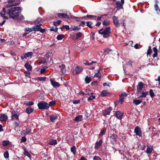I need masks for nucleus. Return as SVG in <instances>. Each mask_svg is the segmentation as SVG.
Wrapping results in <instances>:
<instances>
[{"instance_id": "obj_15", "label": "nucleus", "mask_w": 160, "mask_h": 160, "mask_svg": "<svg viewBox=\"0 0 160 160\" xmlns=\"http://www.w3.org/2000/svg\"><path fill=\"white\" fill-rule=\"evenodd\" d=\"M102 143V139L100 140L98 142H97L95 144L94 146V148L96 149H99L101 146Z\"/></svg>"}, {"instance_id": "obj_18", "label": "nucleus", "mask_w": 160, "mask_h": 160, "mask_svg": "<svg viewBox=\"0 0 160 160\" xmlns=\"http://www.w3.org/2000/svg\"><path fill=\"white\" fill-rule=\"evenodd\" d=\"M64 18L66 19H69L72 18L71 13L69 11H67L65 13H64Z\"/></svg>"}, {"instance_id": "obj_44", "label": "nucleus", "mask_w": 160, "mask_h": 160, "mask_svg": "<svg viewBox=\"0 0 160 160\" xmlns=\"http://www.w3.org/2000/svg\"><path fill=\"white\" fill-rule=\"evenodd\" d=\"M152 52V50L151 49V46H149L148 48L147 51V55H150Z\"/></svg>"}, {"instance_id": "obj_42", "label": "nucleus", "mask_w": 160, "mask_h": 160, "mask_svg": "<svg viewBox=\"0 0 160 160\" xmlns=\"http://www.w3.org/2000/svg\"><path fill=\"white\" fill-rule=\"evenodd\" d=\"M127 96L128 94L124 92H123L119 95L120 98H124V97H127Z\"/></svg>"}, {"instance_id": "obj_27", "label": "nucleus", "mask_w": 160, "mask_h": 160, "mask_svg": "<svg viewBox=\"0 0 160 160\" xmlns=\"http://www.w3.org/2000/svg\"><path fill=\"white\" fill-rule=\"evenodd\" d=\"M92 79L90 77H88V76H87L85 79V82L87 84L89 83L92 81Z\"/></svg>"}, {"instance_id": "obj_39", "label": "nucleus", "mask_w": 160, "mask_h": 160, "mask_svg": "<svg viewBox=\"0 0 160 160\" xmlns=\"http://www.w3.org/2000/svg\"><path fill=\"white\" fill-rule=\"evenodd\" d=\"M64 36L63 35L61 34L58 35L57 37V39L58 40H61L64 38Z\"/></svg>"}, {"instance_id": "obj_47", "label": "nucleus", "mask_w": 160, "mask_h": 160, "mask_svg": "<svg viewBox=\"0 0 160 160\" xmlns=\"http://www.w3.org/2000/svg\"><path fill=\"white\" fill-rule=\"evenodd\" d=\"M87 23V25L90 28H92V27L91 26V25L92 24V23L91 22H86Z\"/></svg>"}, {"instance_id": "obj_33", "label": "nucleus", "mask_w": 160, "mask_h": 160, "mask_svg": "<svg viewBox=\"0 0 160 160\" xmlns=\"http://www.w3.org/2000/svg\"><path fill=\"white\" fill-rule=\"evenodd\" d=\"M76 148L75 146H73L71 148V151L74 155H75L76 153Z\"/></svg>"}, {"instance_id": "obj_24", "label": "nucleus", "mask_w": 160, "mask_h": 160, "mask_svg": "<svg viewBox=\"0 0 160 160\" xmlns=\"http://www.w3.org/2000/svg\"><path fill=\"white\" fill-rule=\"evenodd\" d=\"M59 68L62 73L65 72V66L64 64H62L61 65L59 66Z\"/></svg>"}, {"instance_id": "obj_40", "label": "nucleus", "mask_w": 160, "mask_h": 160, "mask_svg": "<svg viewBox=\"0 0 160 160\" xmlns=\"http://www.w3.org/2000/svg\"><path fill=\"white\" fill-rule=\"evenodd\" d=\"M24 132H25L27 133L26 134H28V135L29 134V133L31 131V129L29 128H27L26 129L23 130Z\"/></svg>"}, {"instance_id": "obj_7", "label": "nucleus", "mask_w": 160, "mask_h": 160, "mask_svg": "<svg viewBox=\"0 0 160 160\" xmlns=\"http://www.w3.org/2000/svg\"><path fill=\"white\" fill-rule=\"evenodd\" d=\"M155 3L154 6V9L156 12L157 14L160 16V7H159L158 5V0H155Z\"/></svg>"}, {"instance_id": "obj_19", "label": "nucleus", "mask_w": 160, "mask_h": 160, "mask_svg": "<svg viewBox=\"0 0 160 160\" xmlns=\"http://www.w3.org/2000/svg\"><path fill=\"white\" fill-rule=\"evenodd\" d=\"M117 10H119V9H121L123 8V5L120 2L118 1L116 2V3Z\"/></svg>"}, {"instance_id": "obj_43", "label": "nucleus", "mask_w": 160, "mask_h": 160, "mask_svg": "<svg viewBox=\"0 0 160 160\" xmlns=\"http://www.w3.org/2000/svg\"><path fill=\"white\" fill-rule=\"evenodd\" d=\"M80 26H74L72 28V29L71 30V31H79L81 29Z\"/></svg>"}, {"instance_id": "obj_29", "label": "nucleus", "mask_w": 160, "mask_h": 160, "mask_svg": "<svg viewBox=\"0 0 160 160\" xmlns=\"http://www.w3.org/2000/svg\"><path fill=\"white\" fill-rule=\"evenodd\" d=\"M23 153L24 155L27 156L29 158H30L31 157V155L27 151L26 149L25 148H24V152Z\"/></svg>"}, {"instance_id": "obj_2", "label": "nucleus", "mask_w": 160, "mask_h": 160, "mask_svg": "<svg viewBox=\"0 0 160 160\" xmlns=\"http://www.w3.org/2000/svg\"><path fill=\"white\" fill-rule=\"evenodd\" d=\"M38 108L41 109H47L49 108L48 103L45 101L39 102L38 104Z\"/></svg>"}, {"instance_id": "obj_63", "label": "nucleus", "mask_w": 160, "mask_h": 160, "mask_svg": "<svg viewBox=\"0 0 160 160\" xmlns=\"http://www.w3.org/2000/svg\"><path fill=\"white\" fill-rule=\"evenodd\" d=\"M19 124H20L19 122H14V125L15 126V127L16 128L18 127L19 126Z\"/></svg>"}, {"instance_id": "obj_59", "label": "nucleus", "mask_w": 160, "mask_h": 160, "mask_svg": "<svg viewBox=\"0 0 160 160\" xmlns=\"http://www.w3.org/2000/svg\"><path fill=\"white\" fill-rule=\"evenodd\" d=\"M101 70V68H99L97 70V72L94 75L96 76L97 74H99L100 73V71Z\"/></svg>"}, {"instance_id": "obj_17", "label": "nucleus", "mask_w": 160, "mask_h": 160, "mask_svg": "<svg viewBox=\"0 0 160 160\" xmlns=\"http://www.w3.org/2000/svg\"><path fill=\"white\" fill-rule=\"evenodd\" d=\"M111 93L108 92L107 90H103L101 92L100 95L102 97H105L106 96H109L111 95Z\"/></svg>"}, {"instance_id": "obj_10", "label": "nucleus", "mask_w": 160, "mask_h": 160, "mask_svg": "<svg viewBox=\"0 0 160 160\" xmlns=\"http://www.w3.org/2000/svg\"><path fill=\"white\" fill-rule=\"evenodd\" d=\"M8 119V117L7 115L4 113H0V121L6 122Z\"/></svg>"}, {"instance_id": "obj_46", "label": "nucleus", "mask_w": 160, "mask_h": 160, "mask_svg": "<svg viewBox=\"0 0 160 160\" xmlns=\"http://www.w3.org/2000/svg\"><path fill=\"white\" fill-rule=\"evenodd\" d=\"M4 158L6 159L8 158L9 154L8 151H7L4 153Z\"/></svg>"}, {"instance_id": "obj_14", "label": "nucleus", "mask_w": 160, "mask_h": 160, "mask_svg": "<svg viewBox=\"0 0 160 160\" xmlns=\"http://www.w3.org/2000/svg\"><path fill=\"white\" fill-rule=\"evenodd\" d=\"M15 1V0H8L7 1L8 4L6 5L5 7L6 8L13 7L12 2H14Z\"/></svg>"}, {"instance_id": "obj_31", "label": "nucleus", "mask_w": 160, "mask_h": 160, "mask_svg": "<svg viewBox=\"0 0 160 160\" xmlns=\"http://www.w3.org/2000/svg\"><path fill=\"white\" fill-rule=\"evenodd\" d=\"M149 93L150 97L152 98L156 96V95L154 94L153 90L152 89H150L149 92Z\"/></svg>"}, {"instance_id": "obj_35", "label": "nucleus", "mask_w": 160, "mask_h": 160, "mask_svg": "<svg viewBox=\"0 0 160 160\" xmlns=\"http://www.w3.org/2000/svg\"><path fill=\"white\" fill-rule=\"evenodd\" d=\"M40 29H41L36 24L33 27V29L34 31H39Z\"/></svg>"}, {"instance_id": "obj_45", "label": "nucleus", "mask_w": 160, "mask_h": 160, "mask_svg": "<svg viewBox=\"0 0 160 160\" xmlns=\"http://www.w3.org/2000/svg\"><path fill=\"white\" fill-rule=\"evenodd\" d=\"M82 33L80 32H79L76 34V39H78L79 38H80L82 37Z\"/></svg>"}, {"instance_id": "obj_1", "label": "nucleus", "mask_w": 160, "mask_h": 160, "mask_svg": "<svg viewBox=\"0 0 160 160\" xmlns=\"http://www.w3.org/2000/svg\"><path fill=\"white\" fill-rule=\"evenodd\" d=\"M22 10V8L19 7H12L7 9V13L10 18L17 20H22L24 19L21 13Z\"/></svg>"}, {"instance_id": "obj_9", "label": "nucleus", "mask_w": 160, "mask_h": 160, "mask_svg": "<svg viewBox=\"0 0 160 160\" xmlns=\"http://www.w3.org/2000/svg\"><path fill=\"white\" fill-rule=\"evenodd\" d=\"M113 22L114 25L117 27H118L120 26V23L118 19V17L114 16L112 18Z\"/></svg>"}, {"instance_id": "obj_57", "label": "nucleus", "mask_w": 160, "mask_h": 160, "mask_svg": "<svg viewBox=\"0 0 160 160\" xmlns=\"http://www.w3.org/2000/svg\"><path fill=\"white\" fill-rule=\"evenodd\" d=\"M120 98L118 101V102L120 103L121 104H122L123 103V102L124 101V98Z\"/></svg>"}, {"instance_id": "obj_6", "label": "nucleus", "mask_w": 160, "mask_h": 160, "mask_svg": "<svg viewBox=\"0 0 160 160\" xmlns=\"http://www.w3.org/2000/svg\"><path fill=\"white\" fill-rule=\"evenodd\" d=\"M111 143H114L118 138V137L117 134H111L109 137Z\"/></svg>"}, {"instance_id": "obj_55", "label": "nucleus", "mask_w": 160, "mask_h": 160, "mask_svg": "<svg viewBox=\"0 0 160 160\" xmlns=\"http://www.w3.org/2000/svg\"><path fill=\"white\" fill-rule=\"evenodd\" d=\"M46 79V77H38V79L39 81H45Z\"/></svg>"}, {"instance_id": "obj_25", "label": "nucleus", "mask_w": 160, "mask_h": 160, "mask_svg": "<svg viewBox=\"0 0 160 160\" xmlns=\"http://www.w3.org/2000/svg\"><path fill=\"white\" fill-rule=\"evenodd\" d=\"M82 115H79L75 117L74 120L76 121H82Z\"/></svg>"}, {"instance_id": "obj_56", "label": "nucleus", "mask_w": 160, "mask_h": 160, "mask_svg": "<svg viewBox=\"0 0 160 160\" xmlns=\"http://www.w3.org/2000/svg\"><path fill=\"white\" fill-rule=\"evenodd\" d=\"M27 141V138L25 136L22 137L21 140V142H24Z\"/></svg>"}, {"instance_id": "obj_52", "label": "nucleus", "mask_w": 160, "mask_h": 160, "mask_svg": "<svg viewBox=\"0 0 160 160\" xmlns=\"http://www.w3.org/2000/svg\"><path fill=\"white\" fill-rule=\"evenodd\" d=\"M58 16L60 18H64V13H58Z\"/></svg>"}, {"instance_id": "obj_36", "label": "nucleus", "mask_w": 160, "mask_h": 160, "mask_svg": "<svg viewBox=\"0 0 160 160\" xmlns=\"http://www.w3.org/2000/svg\"><path fill=\"white\" fill-rule=\"evenodd\" d=\"M153 150L152 148H150L148 147L146 149V152L148 154H150L152 152Z\"/></svg>"}, {"instance_id": "obj_49", "label": "nucleus", "mask_w": 160, "mask_h": 160, "mask_svg": "<svg viewBox=\"0 0 160 160\" xmlns=\"http://www.w3.org/2000/svg\"><path fill=\"white\" fill-rule=\"evenodd\" d=\"M25 31L26 32H31L32 31H34L33 29V27L32 28H25Z\"/></svg>"}, {"instance_id": "obj_23", "label": "nucleus", "mask_w": 160, "mask_h": 160, "mask_svg": "<svg viewBox=\"0 0 160 160\" xmlns=\"http://www.w3.org/2000/svg\"><path fill=\"white\" fill-rule=\"evenodd\" d=\"M24 66L28 71H31L32 69V66L28 63H26L24 65Z\"/></svg>"}, {"instance_id": "obj_5", "label": "nucleus", "mask_w": 160, "mask_h": 160, "mask_svg": "<svg viewBox=\"0 0 160 160\" xmlns=\"http://www.w3.org/2000/svg\"><path fill=\"white\" fill-rule=\"evenodd\" d=\"M12 115L11 116V118L12 120H19V113L18 111H16L14 113L12 112Z\"/></svg>"}, {"instance_id": "obj_13", "label": "nucleus", "mask_w": 160, "mask_h": 160, "mask_svg": "<svg viewBox=\"0 0 160 160\" xmlns=\"http://www.w3.org/2000/svg\"><path fill=\"white\" fill-rule=\"evenodd\" d=\"M112 107H109V108L105 109V110L103 112V116H105L107 115H109L111 111H112Z\"/></svg>"}, {"instance_id": "obj_12", "label": "nucleus", "mask_w": 160, "mask_h": 160, "mask_svg": "<svg viewBox=\"0 0 160 160\" xmlns=\"http://www.w3.org/2000/svg\"><path fill=\"white\" fill-rule=\"evenodd\" d=\"M83 68L81 66H77L75 69V74H78L81 73L83 70Z\"/></svg>"}, {"instance_id": "obj_32", "label": "nucleus", "mask_w": 160, "mask_h": 160, "mask_svg": "<svg viewBox=\"0 0 160 160\" xmlns=\"http://www.w3.org/2000/svg\"><path fill=\"white\" fill-rule=\"evenodd\" d=\"M10 142L8 140H3L2 142V145L3 147H5L9 145Z\"/></svg>"}, {"instance_id": "obj_37", "label": "nucleus", "mask_w": 160, "mask_h": 160, "mask_svg": "<svg viewBox=\"0 0 160 160\" xmlns=\"http://www.w3.org/2000/svg\"><path fill=\"white\" fill-rule=\"evenodd\" d=\"M42 21V19L41 18H37V19L35 20L34 22V24H39L40 22Z\"/></svg>"}, {"instance_id": "obj_16", "label": "nucleus", "mask_w": 160, "mask_h": 160, "mask_svg": "<svg viewBox=\"0 0 160 160\" xmlns=\"http://www.w3.org/2000/svg\"><path fill=\"white\" fill-rule=\"evenodd\" d=\"M50 82L52 85L55 88L59 87L60 86V84L58 82L54 81L53 80L51 79Z\"/></svg>"}, {"instance_id": "obj_3", "label": "nucleus", "mask_w": 160, "mask_h": 160, "mask_svg": "<svg viewBox=\"0 0 160 160\" xmlns=\"http://www.w3.org/2000/svg\"><path fill=\"white\" fill-rule=\"evenodd\" d=\"M111 33V29L110 27L106 28L101 33V34L103 35L104 38H108L109 37Z\"/></svg>"}, {"instance_id": "obj_54", "label": "nucleus", "mask_w": 160, "mask_h": 160, "mask_svg": "<svg viewBox=\"0 0 160 160\" xmlns=\"http://www.w3.org/2000/svg\"><path fill=\"white\" fill-rule=\"evenodd\" d=\"M102 24L103 25L108 26L109 24V21L104 20L102 22Z\"/></svg>"}, {"instance_id": "obj_21", "label": "nucleus", "mask_w": 160, "mask_h": 160, "mask_svg": "<svg viewBox=\"0 0 160 160\" xmlns=\"http://www.w3.org/2000/svg\"><path fill=\"white\" fill-rule=\"evenodd\" d=\"M58 142L56 140H52L51 141H48V144L49 145H54L57 144Z\"/></svg>"}, {"instance_id": "obj_38", "label": "nucleus", "mask_w": 160, "mask_h": 160, "mask_svg": "<svg viewBox=\"0 0 160 160\" xmlns=\"http://www.w3.org/2000/svg\"><path fill=\"white\" fill-rule=\"evenodd\" d=\"M33 54L32 52H29L24 53V55L26 57V58L32 56Z\"/></svg>"}, {"instance_id": "obj_20", "label": "nucleus", "mask_w": 160, "mask_h": 160, "mask_svg": "<svg viewBox=\"0 0 160 160\" xmlns=\"http://www.w3.org/2000/svg\"><path fill=\"white\" fill-rule=\"evenodd\" d=\"M58 118V116L57 115H52L50 116V119L52 122H55V120Z\"/></svg>"}, {"instance_id": "obj_4", "label": "nucleus", "mask_w": 160, "mask_h": 160, "mask_svg": "<svg viewBox=\"0 0 160 160\" xmlns=\"http://www.w3.org/2000/svg\"><path fill=\"white\" fill-rule=\"evenodd\" d=\"M143 83L142 82H139L137 86V94L138 96H139V94L141 92L142 88H143Z\"/></svg>"}, {"instance_id": "obj_8", "label": "nucleus", "mask_w": 160, "mask_h": 160, "mask_svg": "<svg viewBox=\"0 0 160 160\" xmlns=\"http://www.w3.org/2000/svg\"><path fill=\"white\" fill-rule=\"evenodd\" d=\"M134 132L135 133L137 136L142 137V131L140 128L138 126L136 127L134 130Z\"/></svg>"}, {"instance_id": "obj_61", "label": "nucleus", "mask_w": 160, "mask_h": 160, "mask_svg": "<svg viewBox=\"0 0 160 160\" xmlns=\"http://www.w3.org/2000/svg\"><path fill=\"white\" fill-rule=\"evenodd\" d=\"M97 84V82L96 81H93L91 83V85L92 86H96Z\"/></svg>"}, {"instance_id": "obj_22", "label": "nucleus", "mask_w": 160, "mask_h": 160, "mask_svg": "<svg viewBox=\"0 0 160 160\" xmlns=\"http://www.w3.org/2000/svg\"><path fill=\"white\" fill-rule=\"evenodd\" d=\"M148 94V91L144 92L142 91L141 93V95L139 96L138 98H145Z\"/></svg>"}, {"instance_id": "obj_62", "label": "nucleus", "mask_w": 160, "mask_h": 160, "mask_svg": "<svg viewBox=\"0 0 160 160\" xmlns=\"http://www.w3.org/2000/svg\"><path fill=\"white\" fill-rule=\"evenodd\" d=\"M80 100H74L73 101V103L74 104H77L80 103Z\"/></svg>"}, {"instance_id": "obj_60", "label": "nucleus", "mask_w": 160, "mask_h": 160, "mask_svg": "<svg viewBox=\"0 0 160 160\" xmlns=\"http://www.w3.org/2000/svg\"><path fill=\"white\" fill-rule=\"evenodd\" d=\"M102 76L101 75V74H97L96 76H95V75H94V77H97L98 79H100L102 78Z\"/></svg>"}, {"instance_id": "obj_28", "label": "nucleus", "mask_w": 160, "mask_h": 160, "mask_svg": "<svg viewBox=\"0 0 160 160\" xmlns=\"http://www.w3.org/2000/svg\"><path fill=\"white\" fill-rule=\"evenodd\" d=\"M141 100L136 99L134 100L133 101V103L136 105H138L142 102Z\"/></svg>"}, {"instance_id": "obj_11", "label": "nucleus", "mask_w": 160, "mask_h": 160, "mask_svg": "<svg viewBox=\"0 0 160 160\" xmlns=\"http://www.w3.org/2000/svg\"><path fill=\"white\" fill-rule=\"evenodd\" d=\"M123 115V113L120 111H118L115 112V116L118 119H121Z\"/></svg>"}, {"instance_id": "obj_51", "label": "nucleus", "mask_w": 160, "mask_h": 160, "mask_svg": "<svg viewBox=\"0 0 160 160\" xmlns=\"http://www.w3.org/2000/svg\"><path fill=\"white\" fill-rule=\"evenodd\" d=\"M58 28L57 27H55V28L53 27H52L50 29V31H54L55 32H57L58 31Z\"/></svg>"}, {"instance_id": "obj_53", "label": "nucleus", "mask_w": 160, "mask_h": 160, "mask_svg": "<svg viewBox=\"0 0 160 160\" xmlns=\"http://www.w3.org/2000/svg\"><path fill=\"white\" fill-rule=\"evenodd\" d=\"M95 96L94 95H92L90 96L88 98V101H91L93 99L95 98Z\"/></svg>"}, {"instance_id": "obj_30", "label": "nucleus", "mask_w": 160, "mask_h": 160, "mask_svg": "<svg viewBox=\"0 0 160 160\" xmlns=\"http://www.w3.org/2000/svg\"><path fill=\"white\" fill-rule=\"evenodd\" d=\"M22 0H15V2H12L14 6H17L19 5L21 3Z\"/></svg>"}, {"instance_id": "obj_41", "label": "nucleus", "mask_w": 160, "mask_h": 160, "mask_svg": "<svg viewBox=\"0 0 160 160\" xmlns=\"http://www.w3.org/2000/svg\"><path fill=\"white\" fill-rule=\"evenodd\" d=\"M6 12V11L5 8H3L2 11L0 13L1 16L2 17L3 15H5Z\"/></svg>"}, {"instance_id": "obj_34", "label": "nucleus", "mask_w": 160, "mask_h": 160, "mask_svg": "<svg viewBox=\"0 0 160 160\" xmlns=\"http://www.w3.org/2000/svg\"><path fill=\"white\" fill-rule=\"evenodd\" d=\"M106 128H103L100 132L99 135V137H102L103 135L105 134V133L106 132Z\"/></svg>"}, {"instance_id": "obj_58", "label": "nucleus", "mask_w": 160, "mask_h": 160, "mask_svg": "<svg viewBox=\"0 0 160 160\" xmlns=\"http://www.w3.org/2000/svg\"><path fill=\"white\" fill-rule=\"evenodd\" d=\"M93 160H102L101 158L99 157L94 156L93 158Z\"/></svg>"}, {"instance_id": "obj_26", "label": "nucleus", "mask_w": 160, "mask_h": 160, "mask_svg": "<svg viewBox=\"0 0 160 160\" xmlns=\"http://www.w3.org/2000/svg\"><path fill=\"white\" fill-rule=\"evenodd\" d=\"M34 109L31 107H28L26 109V112L28 114H30L33 112Z\"/></svg>"}, {"instance_id": "obj_64", "label": "nucleus", "mask_w": 160, "mask_h": 160, "mask_svg": "<svg viewBox=\"0 0 160 160\" xmlns=\"http://www.w3.org/2000/svg\"><path fill=\"white\" fill-rule=\"evenodd\" d=\"M132 61L130 60L128 62H127L126 64L127 65L131 66L132 65Z\"/></svg>"}, {"instance_id": "obj_48", "label": "nucleus", "mask_w": 160, "mask_h": 160, "mask_svg": "<svg viewBox=\"0 0 160 160\" xmlns=\"http://www.w3.org/2000/svg\"><path fill=\"white\" fill-rule=\"evenodd\" d=\"M56 104V102L54 100H52L49 102V104H48L49 107V106H52Z\"/></svg>"}, {"instance_id": "obj_50", "label": "nucleus", "mask_w": 160, "mask_h": 160, "mask_svg": "<svg viewBox=\"0 0 160 160\" xmlns=\"http://www.w3.org/2000/svg\"><path fill=\"white\" fill-rule=\"evenodd\" d=\"M61 22V21L60 20H58L57 22H54L53 25L56 26H57L60 24Z\"/></svg>"}]
</instances>
